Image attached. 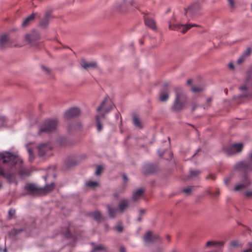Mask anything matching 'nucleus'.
<instances>
[{"label":"nucleus","mask_w":252,"mask_h":252,"mask_svg":"<svg viewBox=\"0 0 252 252\" xmlns=\"http://www.w3.org/2000/svg\"><path fill=\"white\" fill-rule=\"evenodd\" d=\"M234 169L240 173L239 175L240 182L248 187L252 183L249 173L252 171V164L241 160L237 162L234 166Z\"/></svg>","instance_id":"1"},{"label":"nucleus","mask_w":252,"mask_h":252,"mask_svg":"<svg viewBox=\"0 0 252 252\" xmlns=\"http://www.w3.org/2000/svg\"><path fill=\"white\" fill-rule=\"evenodd\" d=\"M175 92V97L171 107L172 111L179 112L183 110L188 101V98L184 93L182 88L177 87L174 89Z\"/></svg>","instance_id":"2"},{"label":"nucleus","mask_w":252,"mask_h":252,"mask_svg":"<svg viewBox=\"0 0 252 252\" xmlns=\"http://www.w3.org/2000/svg\"><path fill=\"white\" fill-rule=\"evenodd\" d=\"M58 122L56 119H48L44 122L40 126L38 133L42 132L50 133L55 130L57 127Z\"/></svg>","instance_id":"3"},{"label":"nucleus","mask_w":252,"mask_h":252,"mask_svg":"<svg viewBox=\"0 0 252 252\" xmlns=\"http://www.w3.org/2000/svg\"><path fill=\"white\" fill-rule=\"evenodd\" d=\"M1 160L3 164L10 163L12 166L15 165L17 162V156L9 152L0 153V161Z\"/></svg>","instance_id":"4"},{"label":"nucleus","mask_w":252,"mask_h":252,"mask_svg":"<svg viewBox=\"0 0 252 252\" xmlns=\"http://www.w3.org/2000/svg\"><path fill=\"white\" fill-rule=\"evenodd\" d=\"M107 101L108 98L107 97H106L101 102L99 106L97 108V111L98 112L104 110L103 112L98 115L99 116V119L100 118L104 119L105 118V115L110 112L115 107L114 105L111 103H109V104H107L106 107H105V105L107 103Z\"/></svg>","instance_id":"5"},{"label":"nucleus","mask_w":252,"mask_h":252,"mask_svg":"<svg viewBox=\"0 0 252 252\" xmlns=\"http://www.w3.org/2000/svg\"><path fill=\"white\" fill-rule=\"evenodd\" d=\"M243 149V145L242 143H235L230 146L224 148V152L228 156L240 153Z\"/></svg>","instance_id":"6"},{"label":"nucleus","mask_w":252,"mask_h":252,"mask_svg":"<svg viewBox=\"0 0 252 252\" xmlns=\"http://www.w3.org/2000/svg\"><path fill=\"white\" fill-rule=\"evenodd\" d=\"M158 170V166L156 163H145L142 167V173L145 175L153 174Z\"/></svg>","instance_id":"7"},{"label":"nucleus","mask_w":252,"mask_h":252,"mask_svg":"<svg viewBox=\"0 0 252 252\" xmlns=\"http://www.w3.org/2000/svg\"><path fill=\"white\" fill-rule=\"evenodd\" d=\"M201 8V6L199 3H194L189 5L188 8H185V15L188 16L189 15L190 17H192L199 11Z\"/></svg>","instance_id":"8"},{"label":"nucleus","mask_w":252,"mask_h":252,"mask_svg":"<svg viewBox=\"0 0 252 252\" xmlns=\"http://www.w3.org/2000/svg\"><path fill=\"white\" fill-rule=\"evenodd\" d=\"M80 114V110L77 107H72L65 111L64 118L65 120H70L78 116Z\"/></svg>","instance_id":"9"},{"label":"nucleus","mask_w":252,"mask_h":252,"mask_svg":"<svg viewBox=\"0 0 252 252\" xmlns=\"http://www.w3.org/2000/svg\"><path fill=\"white\" fill-rule=\"evenodd\" d=\"M52 149V147L49 142L40 144L38 147V155L40 157H43L47 152L51 151Z\"/></svg>","instance_id":"10"},{"label":"nucleus","mask_w":252,"mask_h":252,"mask_svg":"<svg viewBox=\"0 0 252 252\" xmlns=\"http://www.w3.org/2000/svg\"><path fill=\"white\" fill-rule=\"evenodd\" d=\"M159 239L158 235H153L152 231H149L143 236V241L146 243H152Z\"/></svg>","instance_id":"11"},{"label":"nucleus","mask_w":252,"mask_h":252,"mask_svg":"<svg viewBox=\"0 0 252 252\" xmlns=\"http://www.w3.org/2000/svg\"><path fill=\"white\" fill-rule=\"evenodd\" d=\"M52 17V11L50 10L46 11L44 18L41 19L39 23V26L42 28H46L49 24V20Z\"/></svg>","instance_id":"12"},{"label":"nucleus","mask_w":252,"mask_h":252,"mask_svg":"<svg viewBox=\"0 0 252 252\" xmlns=\"http://www.w3.org/2000/svg\"><path fill=\"white\" fill-rule=\"evenodd\" d=\"M25 38L29 43L32 44L34 41L39 39V34L36 31H33L32 32L26 34Z\"/></svg>","instance_id":"13"},{"label":"nucleus","mask_w":252,"mask_h":252,"mask_svg":"<svg viewBox=\"0 0 252 252\" xmlns=\"http://www.w3.org/2000/svg\"><path fill=\"white\" fill-rule=\"evenodd\" d=\"M168 86V83H164L163 87L165 90L161 91L159 93V100L161 102L166 101L169 98L168 91L167 90Z\"/></svg>","instance_id":"14"},{"label":"nucleus","mask_w":252,"mask_h":252,"mask_svg":"<svg viewBox=\"0 0 252 252\" xmlns=\"http://www.w3.org/2000/svg\"><path fill=\"white\" fill-rule=\"evenodd\" d=\"M9 38L7 33L0 35V50H2L8 47Z\"/></svg>","instance_id":"15"},{"label":"nucleus","mask_w":252,"mask_h":252,"mask_svg":"<svg viewBox=\"0 0 252 252\" xmlns=\"http://www.w3.org/2000/svg\"><path fill=\"white\" fill-rule=\"evenodd\" d=\"M224 244V241H208L206 244V247H210L221 250Z\"/></svg>","instance_id":"16"},{"label":"nucleus","mask_w":252,"mask_h":252,"mask_svg":"<svg viewBox=\"0 0 252 252\" xmlns=\"http://www.w3.org/2000/svg\"><path fill=\"white\" fill-rule=\"evenodd\" d=\"M38 15L37 13H32L30 15L25 19L22 23L23 27H27L33 21L35 17Z\"/></svg>","instance_id":"17"},{"label":"nucleus","mask_w":252,"mask_h":252,"mask_svg":"<svg viewBox=\"0 0 252 252\" xmlns=\"http://www.w3.org/2000/svg\"><path fill=\"white\" fill-rule=\"evenodd\" d=\"M55 187V183H52L45 186L43 188H39V192L48 193L53 190Z\"/></svg>","instance_id":"18"},{"label":"nucleus","mask_w":252,"mask_h":252,"mask_svg":"<svg viewBox=\"0 0 252 252\" xmlns=\"http://www.w3.org/2000/svg\"><path fill=\"white\" fill-rule=\"evenodd\" d=\"M81 65L85 69H88L89 68H96L97 67V64L95 62L88 63L84 59L81 60Z\"/></svg>","instance_id":"19"},{"label":"nucleus","mask_w":252,"mask_h":252,"mask_svg":"<svg viewBox=\"0 0 252 252\" xmlns=\"http://www.w3.org/2000/svg\"><path fill=\"white\" fill-rule=\"evenodd\" d=\"M144 22L145 25L153 30H157L156 23L153 19L149 18H145Z\"/></svg>","instance_id":"20"},{"label":"nucleus","mask_w":252,"mask_h":252,"mask_svg":"<svg viewBox=\"0 0 252 252\" xmlns=\"http://www.w3.org/2000/svg\"><path fill=\"white\" fill-rule=\"evenodd\" d=\"M25 189L31 193H39V188H37L32 184H28L25 187Z\"/></svg>","instance_id":"21"},{"label":"nucleus","mask_w":252,"mask_h":252,"mask_svg":"<svg viewBox=\"0 0 252 252\" xmlns=\"http://www.w3.org/2000/svg\"><path fill=\"white\" fill-rule=\"evenodd\" d=\"M128 207V200L127 199H123L120 202L117 209L119 210L120 212L123 213Z\"/></svg>","instance_id":"22"},{"label":"nucleus","mask_w":252,"mask_h":252,"mask_svg":"<svg viewBox=\"0 0 252 252\" xmlns=\"http://www.w3.org/2000/svg\"><path fill=\"white\" fill-rule=\"evenodd\" d=\"M0 176L5 178L8 182H11L13 178V175L10 173L5 172L4 170L0 167Z\"/></svg>","instance_id":"23"},{"label":"nucleus","mask_w":252,"mask_h":252,"mask_svg":"<svg viewBox=\"0 0 252 252\" xmlns=\"http://www.w3.org/2000/svg\"><path fill=\"white\" fill-rule=\"evenodd\" d=\"M132 123L136 127L140 129L143 128V126L142 124V123L140 121L138 115L136 114H134L132 116Z\"/></svg>","instance_id":"24"},{"label":"nucleus","mask_w":252,"mask_h":252,"mask_svg":"<svg viewBox=\"0 0 252 252\" xmlns=\"http://www.w3.org/2000/svg\"><path fill=\"white\" fill-rule=\"evenodd\" d=\"M144 191H145L144 189H139L136 190L133 193L132 200L134 201H135L137 199L140 198L142 196Z\"/></svg>","instance_id":"25"},{"label":"nucleus","mask_w":252,"mask_h":252,"mask_svg":"<svg viewBox=\"0 0 252 252\" xmlns=\"http://www.w3.org/2000/svg\"><path fill=\"white\" fill-rule=\"evenodd\" d=\"M107 207L109 217L111 219L115 218L116 216V212L118 209L114 207H111L109 205H107Z\"/></svg>","instance_id":"26"},{"label":"nucleus","mask_w":252,"mask_h":252,"mask_svg":"<svg viewBox=\"0 0 252 252\" xmlns=\"http://www.w3.org/2000/svg\"><path fill=\"white\" fill-rule=\"evenodd\" d=\"M91 244L94 246V247L91 252H100L106 250L105 248L102 245H95L94 243H92Z\"/></svg>","instance_id":"27"},{"label":"nucleus","mask_w":252,"mask_h":252,"mask_svg":"<svg viewBox=\"0 0 252 252\" xmlns=\"http://www.w3.org/2000/svg\"><path fill=\"white\" fill-rule=\"evenodd\" d=\"M248 187L246 185H244L243 183H239V184H236L235 187H234L233 190L234 191H238L241 190L245 189L247 188Z\"/></svg>","instance_id":"28"},{"label":"nucleus","mask_w":252,"mask_h":252,"mask_svg":"<svg viewBox=\"0 0 252 252\" xmlns=\"http://www.w3.org/2000/svg\"><path fill=\"white\" fill-rule=\"evenodd\" d=\"M91 216L93 217L94 219L98 222H99L102 219L101 213L98 211H95L92 213Z\"/></svg>","instance_id":"29"},{"label":"nucleus","mask_w":252,"mask_h":252,"mask_svg":"<svg viewBox=\"0 0 252 252\" xmlns=\"http://www.w3.org/2000/svg\"><path fill=\"white\" fill-rule=\"evenodd\" d=\"M81 127H82L81 124L80 123H77L75 124L74 126V125H70L68 126V131L71 132L73 131V129L74 130L79 129L80 128H81Z\"/></svg>","instance_id":"30"},{"label":"nucleus","mask_w":252,"mask_h":252,"mask_svg":"<svg viewBox=\"0 0 252 252\" xmlns=\"http://www.w3.org/2000/svg\"><path fill=\"white\" fill-rule=\"evenodd\" d=\"M95 119H96V121L97 130V131L100 132V131H101V130L103 128V126L100 121V120H99V116H96Z\"/></svg>","instance_id":"31"},{"label":"nucleus","mask_w":252,"mask_h":252,"mask_svg":"<svg viewBox=\"0 0 252 252\" xmlns=\"http://www.w3.org/2000/svg\"><path fill=\"white\" fill-rule=\"evenodd\" d=\"M65 164L67 167H70L71 166H75L77 164V162L75 160L68 158L65 160Z\"/></svg>","instance_id":"32"},{"label":"nucleus","mask_w":252,"mask_h":252,"mask_svg":"<svg viewBox=\"0 0 252 252\" xmlns=\"http://www.w3.org/2000/svg\"><path fill=\"white\" fill-rule=\"evenodd\" d=\"M197 27V25H195V24H188V25H186L184 28L183 29H182V32L183 33H186L189 29H190L191 27Z\"/></svg>","instance_id":"33"},{"label":"nucleus","mask_w":252,"mask_h":252,"mask_svg":"<svg viewBox=\"0 0 252 252\" xmlns=\"http://www.w3.org/2000/svg\"><path fill=\"white\" fill-rule=\"evenodd\" d=\"M252 51V49L251 47H247L242 55L246 58L251 54Z\"/></svg>","instance_id":"34"},{"label":"nucleus","mask_w":252,"mask_h":252,"mask_svg":"<svg viewBox=\"0 0 252 252\" xmlns=\"http://www.w3.org/2000/svg\"><path fill=\"white\" fill-rule=\"evenodd\" d=\"M201 173L200 170H190L189 176L190 177H196L199 175Z\"/></svg>","instance_id":"35"},{"label":"nucleus","mask_w":252,"mask_h":252,"mask_svg":"<svg viewBox=\"0 0 252 252\" xmlns=\"http://www.w3.org/2000/svg\"><path fill=\"white\" fill-rule=\"evenodd\" d=\"M28 152L29 155V160L30 162H32V161L34 159V155L33 154V152L32 149L31 148H29L28 149Z\"/></svg>","instance_id":"36"},{"label":"nucleus","mask_w":252,"mask_h":252,"mask_svg":"<svg viewBox=\"0 0 252 252\" xmlns=\"http://www.w3.org/2000/svg\"><path fill=\"white\" fill-rule=\"evenodd\" d=\"M86 185L90 188H94L98 186V183L96 181H89L87 182Z\"/></svg>","instance_id":"37"},{"label":"nucleus","mask_w":252,"mask_h":252,"mask_svg":"<svg viewBox=\"0 0 252 252\" xmlns=\"http://www.w3.org/2000/svg\"><path fill=\"white\" fill-rule=\"evenodd\" d=\"M60 142L61 144L64 145H68L71 144L70 142H69L68 139L66 137H62L60 138Z\"/></svg>","instance_id":"38"},{"label":"nucleus","mask_w":252,"mask_h":252,"mask_svg":"<svg viewBox=\"0 0 252 252\" xmlns=\"http://www.w3.org/2000/svg\"><path fill=\"white\" fill-rule=\"evenodd\" d=\"M120 224L117 226H115L114 229L116 230L119 233H121L123 231L124 228L123 226L121 225V222H120L119 223Z\"/></svg>","instance_id":"39"},{"label":"nucleus","mask_w":252,"mask_h":252,"mask_svg":"<svg viewBox=\"0 0 252 252\" xmlns=\"http://www.w3.org/2000/svg\"><path fill=\"white\" fill-rule=\"evenodd\" d=\"M103 167L101 165H98L95 171V174L96 175H99L102 172Z\"/></svg>","instance_id":"40"},{"label":"nucleus","mask_w":252,"mask_h":252,"mask_svg":"<svg viewBox=\"0 0 252 252\" xmlns=\"http://www.w3.org/2000/svg\"><path fill=\"white\" fill-rule=\"evenodd\" d=\"M18 174L20 176H29V171L28 170H20L18 172Z\"/></svg>","instance_id":"41"},{"label":"nucleus","mask_w":252,"mask_h":252,"mask_svg":"<svg viewBox=\"0 0 252 252\" xmlns=\"http://www.w3.org/2000/svg\"><path fill=\"white\" fill-rule=\"evenodd\" d=\"M15 210L14 209H10L8 211V216L10 219H11L15 214Z\"/></svg>","instance_id":"42"},{"label":"nucleus","mask_w":252,"mask_h":252,"mask_svg":"<svg viewBox=\"0 0 252 252\" xmlns=\"http://www.w3.org/2000/svg\"><path fill=\"white\" fill-rule=\"evenodd\" d=\"M248 249L244 250L243 252H252V242L248 243Z\"/></svg>","instance_id":"43"},{"label":"nucleus","mask_w":252,"mask_h":252,"mask_svg":"<svg viewBox=\"0 0 252 252\" xmlns=\"http://www.w3.org/2000/svg\"><path fill=\"white\" fill-rule=\"evenodd\" d=\"M202 88H201L200 87H193L191 89V91L194 93L200 92L202 91Z\"/></svg>","instance_id":"44"},{"label":"nucleus","mask_w":252,"mask_h":252,"mask_svg":"<svg viewBox=\"0 0 252 252\" xmlns=\"http://www.w3.org/2000/svg\"><path fill=\"white\" fill-rule=\"evenodd\" d=\"M65 236L67 238H70L72 237V234L69 229H67L65 233Z\"/></svg>","instance_id":"45"},{"label":"nucleus","mask_w":252,"mask_h":252,"mask_svg":"<svg viewBox=\"0 0 252 252\" xmlns=\"http://www.w3.org/2000/svg\"><path fill=\"white\" fill-rule=\"evenodd\" d=\"M246 162H250L252 164V152L248 154V160H245Z\"/></svg>","instance_id":"46"},{"label":"nucleus","mask_w":252,"mask_h":252,"mask_svg":"<svg viewBox=\"0 0 252 252\" xmlns=\"http://www.w3.org/2000/svg\"><path fill=\"white\" fill-rule=\"evenodd\" d=\"M245 58L243 57L242 55L238 59L237 63L238 64L242 63L245 60Z\"/></svg>","instance_id":"47"},{"label":"nucleus","mask_w":252,"mask_h":252,"mask_svg":"<svg viewBox=\"0 0 252 252\" xmlns=\"http://www.w3.org/2000/svg\"><path fill=\"white\" fill-rule=\"evenodd\" d=\"M231 177H230V176L225 177L224 179V184L226 185H228L229 182L231 180Z\"/></svg>","instance_id":"48"},{"label":"nucleus","mask_w":252,"mask_h":252,"mask_svg":"<svg viewBox=\"0 0 252 252\" xmlns=\"http://www.w3.org/2000/svg\"><path fill=\"white\" fill-rule=\"evenodd\" d=\"M248 77L249 79L252 80V67L250 68L248 72Z\"/></svg>","instance_id":"49"},{"label":"nucleus","mask_w":252,"mask_h":252,"mask_svg":"<svg viewBox=\"0 0 252 252\" xmlns=\"http://www.w3.org/2000/svg\"><path fill=\"white\" fill-rule=\"evenodd\" d=\"M209 194L214 196V197H216L217 196H219L220 195V190L219 189H217L216 192L214 194L211 193L210 191L209 192Z\"/></svg>","instance_id":"50"},{"label":"nucleus","mask_w":252,"mask_h":252,"mask_svg":"<svg viewBox=\"0 0 252 252\" xmlns=\"http://www.w3.org/2000/svg\"><path fill=\"white\" fill-rule=\"evenodd\" d=\"M192 190V189L191 188H188L183 189V192L187 193L189 194Z\"/></svg>","instance_id":"51"},{"label":"nucleus","mask_w":252,"mask_h":252,"mask_svg":"<svg viewBox=\"0 0 252 252\" xmlns=\"http://www.w3.org/2000/svg\"><path fill=\"white\" fill-rule=\"evenodd\" d=\"M245 195L248 198L252 197V190L251 191H247L245 192Z\"/></svg>","instance_id":"52"},{"label":"nucleus","mask_w":252,"mask_h":252,"mask_svg":"<svg viewBox=\"0 0 252 252\" xmlns=\"http://www.w3.org/2000/svg\"><path fill=\"white\" fill-rule=\"evenodd\" d=\"M230 245L232 247H236L238 246V243L237 241H232L230 242Z\"/></svg>","instance_id":"53"},{"label":"nucleus","mask_w":252,"mask_h":252,"mask_svg":"<svg viewBox=\"0 0 252 252\" xmlns=\"http://www.w3.org/2000/svg\"><path fill=\"white\" fill-rule=\"evenodd\" d=\"M210 179H211L213 180H215L216 179V177L212 174H210L209 176H208L206 177V180H208Z\"/></svg>","instance_id":"54"},{"label":"nucleus","mask_w":252,"mask_h":252,"mask_svg":"<svg viewBox=\"0 0 252 252\" xmlns=\"http://www.w3.org/2000/svg\"><path fill=\"white\" fill-rule=\"evenodd\" d=\"M122 176H123V178L124 182L126 183L128 181V178H127V176L126 175V174L124 173V174H123Z\"/></svg>","instance_id":"55"},{"label":"nucleus","mask_w":252,"mask_h":252,"mask_svg":"<svg viewBox=\"0 0 252 252\" xmlns=\"http://www.w3.org/2000/svg\"><path fill=\"white\" fill-rule=\"evenodd\" d=\"M42 68L44 71L47 72V73L50 72V69L48 67H47L45 66H42Z\"/></svg>","instance_id":"56"},{"label":"nucleus","mask_w":252,"mask_h":252,"mask_svg":"<svg viewBox=\"0 0 252 252\" xmlns=\"http://www.w3.org/2000/svg\"><path fill=\"white\" fill-rule=\"evenodd\" d=\"M229 4L231 7H233L234 5V2L233 0H227Z\"/></svg>","instance_id":"57"},{"label":"nucleus","mask_w":252,"mask_h":252,"mask_svg":"<svg viewBox=\"0 0 252 252\" xmlns=\"http://www.w3.org/2000/svg\"><path fill=\"white\" fill-rule=\"evenodd\" d=\"M120 252H126V250L124 246H121Z\"/></svg>","instance_id":"58"},{"label":"nucleus","mask_w":252,"mask_h":252,"mask_svg":"<svg viewBox=\"0 0 252 252\" xmlns=\"http://www.w3.org/2000/svg\"><path fill=\"white\" fill-rule=\"evenodd\" d=\"M145 213V210L143 209H141L139 211L140 216L143 215Z\"/></svg>","instance_id":"59"},{"label":"nucleus","mask_w":252,"mask_h":252,"mask_svg":"<svg viewBox=\"0 0 252 252\" xmlns=\"http://www.w3.org/2000/svg\"><path fill=\"white\" fill-rule=\"evenodd\" d=\"M239 89L242 91H246L247 90V87L246 85H245L240 87Z\"/></svg>","instance_id":"60"},{"label":"nucleus","mask_w":252,"mask_h":252,"mask_svg":"<svg viewBox=\"0 0 252 252\" xmlns=\"http://www.w3.org/2000/svg\"><path fill=\"white\" fill-rule=\"evenodd\" d=\"M228 67L230 69H233L234 68V65L232 63H229L228 64Z\"/></svg>","instance_id":"61"},{"label":"nucleus","mask_w":252,"mask_h":252,"mask_svg":"<svg viewBox=\"0 0 252 252\" xmlns=\"http://www.w3.org/2000/svg\"><path fill=\"white\" fill-rule=\"evenodd\" d=\"M6 121V118L4 117H0V121L2 122V123Z\"/></svg>","instance_id":"62"},{"label":"nucleus","mask_w":252,"mask_h":252,"mask_svg":"<svg viewBox=\"0 0 252 252\" xmlns=\"http://www.w3.org/2000/svg\"><path fill=\"white\" fill-rule=\"evenodd\" d=\"M119 196V193L118 192H116L114 194V197L116 198H118Z\"/></svg>","instance_id":"63"},{"label":"nucleus","mask_w":252,"mask_h":252,"mask_svg":"<svg viewBox=\"0 0 252 252\" xmlns=\"http://www.w3.org/2000/svg\"><path fill=\"white\" fill-rule=\"evenodd\" d=\"M192 83V80L191 79H189L187 81V84L188 85H190Z\"/></svg>","instance_id":"64"}]
</instances>
